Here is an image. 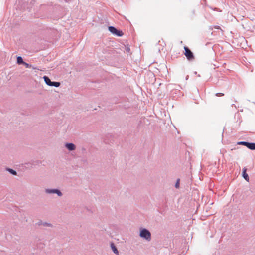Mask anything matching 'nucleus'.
Here are the masks:
<instances>
[{
    "label": "nucleus",
    "instance_id": "nucleus-1",
    "mask_svg": "<svg viewBox=\"0 0 255 255\" xmlns=\"http://www.w3.org/2000/svg\"><path fill=\"white\" fill-rule=\"evenodd\" d=\"M139 236L148 241H150L151 239V233L146 228H141L140 229Z\"/></svg>",
    "mask_w": 255,
    "mask_h": 255
},
{
    "label": "nucleus",
    "instance_id": "nucleus-2",
    "mask_svg": "<svg viewBox=\"0 0 255 255\" xmlns=\"http://www.w3.org/2000/svg\"><path fill=\"white\" fill-rule=\"evenodd\" d=\"M184 49L185 51L184 54L187 60L190 61H193L195 59V57L192 51L187 46H184Z\"/></svg>",
    "mask_w": 255,
    "mask_h": 255
},
{
    "label": "nucleus",
    "instance_id": "nucleus-3",
    "mask_svg": "<svg viewBox=\"0 0 255 255\" xmlns=\"http://www.w3.org/2000/svg\"><path fill=\"white\" fill-rule=\"evenodd\" d=\"M237 144L245 146L251 150H255V143L247 141H239L237 142Z\"/></svg>",
    "mask_w": 255,
    "mask_h": 255
},
{
    "label": "nucleus",
    "instance_id": "nucleus-4",
    "mask_svg": "<svg viewBox=\"0 0 255 255\" xmlns=\"http://www.w3.org/2000/svg\"><path fill=\"white\" fill-rule=\"evenodd\" d=\"M109 31L117 36H122L123 35V32L120 30L117 29L116 27L110 26L108 27Z\"/></svg>",
    "mask_w": 255,
    "mask_h": 255
},
{
    "label": "nucleus",
    "instance_id": "nucleus-5",
    "mask_svg": "<svg viewBox=\"0 0 255 255\" xmlns=\"http://www.w3.org/2000/svg\"><path fill=\"white\" fill-rule=\"evenodd\" d=\"M45 192L48 194H56L58 196H62V193L58 189H46Z\"/></svg>",
    "mask_w": 255,
    "mask_h": 255
},
{
    "label": "nucleus",
    "instance_id": "nucleus-6",
    "mask_svg": "<svg viewBox=\"0 0 255 255\" xmlns=\"http://www.w3.org/2000/svg\"><path fill=\"white\" fill-rule=\"evenodd\" d=\"M65 146L70 151H73L76 149L75 145L72 143H66Z\"/></svg>",
    "mask_w": 255,
    "mask_h": 255
},
{
    "label": "nucleus",
    "instance_id": "nucleus-7",
    "mask_svg": "<svg viewBox=\"0 0 255 255\" xmlns=\"http://www.w3.org/2000/svg\"><path fill=\"white\" fill-rule=\"evenodd\" d=\"M242 176L247 181H249V177L248 174L246 172V170L245 169H243L242 171Z\"/></svg>",
    "mask_w": 255,
    "mask_h": 255
},
{
    "label": "nucleus",
    "instance_id": "nucleus-8",
    "mask_svg": "<svg viewBox=\"0 0 255 255\" xmlns=\"http://www.w3.org/2000/svg\"><path fill=\"white\" fill-rule=\"evenodd\" d=\"M110 246H111V249L112 250L113 252L118 255L119 254V251L118 250V249H117L116 247L115 246V245H114V244L113 243H111V244H110Z\"/></svg>",
    "mask_w": 255,
    "mask_h": 255
},
{
    "label": "nucleus",
    "instance_id": "nucleus-9",
    "mask_svg": "<svg viewBox=\"0 0 255 255\" xmlns=\"http://www.w3.org/2000/svg\"><path fill=\"white\" fill-rule=\"evenodd\" d=\"M43 78L45 82V83L48 85V86H50V84H51V81L50 80V79L47 76H44L43 77Z\"/></svg>",
    "mask_w": 255,
    "mask_h": 255
},
{
    "label": "nucleus",
    "instance_id": "nucleus-10",
    "mask_svg": "<svg viewBox=\"0 0 255 255\" xmlns=\"http://www.w3.org/2000/svg\"><path fill=\"white\" fill-rule=\"evenodd\" d=\"M51 83L50 86L51 87H58L60 85V83L59 82L51 81Z\"/></svg>",
    "mask_w": 255,
    "mask_h": 255
},
{
    "label": "nucleus",
    "instance_id": "nucleus-11",
    "mask_svg": "<svg viewBox=\"0 0 255 255\" xmlns=\"http://www.w3.org/2000/svg\"><path fill=\"white\" fill-rule=\"evenodd\" d=\"M6 170L13 175H17V172L11 168H6Z\"/></svg>",
    "mask_w": 255,
    "mask_h": 255
},
{
    "label": "nucleus",
    "instance_id": "nucleus-12",
    "mask_svg": "<svg viewBox=\"0 0 255 255\" xmlns=\"http://www.w3.org/2000/svg\"><path fill=\"white\" fill-rule=\"evenodd\" d=\"M25 62L23 61V58L21 56L17 57V63L18 64H23Z\"/></svg>",
    "mask_w": 255,
    "mask_h": 255
},
{
    "label": "nucleus",
    "instance_id": "nucleus-13",
    "mask_svg": "<svg viewBox=\"0 0 255 255\" xmlns=\"http://www.w3.org/2000/svg\"><path fill=\"white\" fill-rule=\"evenodd\" d=\"M175 187L176 189H178L180 187V179L178 178L175 184Z\"/></svg>",
    "mask_w": 255,
    "mask_h": 255
},
{
    "label": "nucleus",
    "instance_id": "nucleus-14",
    "mask_svg": "<svg viewBox=\"0 0 255 255\" xmlns=\"http://www.w3.org/2000/svg\"><path fill=\"white\" fill-rule=\"evenodd\" d=\"M43 225L44 226H48V227L52 226V225L50 223H48L47 222H43Z\"/></svg>",
    "mask_w": 255,
    "mask_h": 255
},
{
    "label": "nucleus",
    "instance_id": "nucleus-15",
    "mask_svg": "<svg viewBox=\"0 0 255 255\" xmlns=\"http://www.w3.org/2000/svg\"><path fill=\"white\" fill-rule=\"evenodd\" d=\"M125 49H126V52L127 53H129L130 52V48H129V46L126 47Z\"/></svg>",
    "mask_w": 255,
    "mask_h": 255
},
{
    "label": "nucleus",
    "instance_id": "nucleus-16",
    "mask_svg": "<svg viewBox=\"0 0 255 255\" xmlns=\"http://www.w3.org/2000/svg\"><path fill=\"white\" fill-rule=\"evenodd\" d=\"M224 95V94L222 93H217L216 94V96L220 97Z\"/></svg>",
    "mask_w": 255,
    "mask_h": 255
},
{
    "label": "nucleus",
    "instance_id": "nucleus-17",
    "mask_svg": "<svg viewBox=\"0 0 255 255\" xmlns=\"http://www.w3.org/2000/svg\"><path fill=\"white\" fill-rule=\"evenodd\" d=\"M43 222L42 221H41V220H40V221H38V222H37V224L38 225H43Z\"/></svg>",
    "mask_w": 255,
    "mask_h": 255
},
{
    "label": "nucleus",
    "instance_id": "nucleus-18",
    "mask_svg": "<svg viewBox=\"0 0 255 255\" xmlns=\"http://www.w3.org/2000/svg\"><path fill=\"white\" fill-rule=\"evenodd\" d=\"M23 65H25L27 68L29 67V64L26 62H24Z\"/></svg>",
    "mask_w": 255,
    "mask_h": 255
},
{
    "label": "nucleus",
    "instance_id": "nucleus-19",
    "mask_svg": "<svg viewBox=\"0 0 255 255\" xmlns=\"http://www.w3.org/2000/svg\"><path fill=\"white\" fill-rule=\"evenodd\" d=\"M214 28L216 29H220V27L219 26H214Z\"/></svg>",
    "mask_w": 255,
    "mask_h": 255
},
{
    "label": "nucleus",
    "instance_id": "nucleus-20",
    "mask_svg": "<svg viewBox=\"0 0 255 255\" xmlns=\"http://www.w3.org/2000/svg\"><path fill=\"white\" fill-rule=\"evenodd\" d=\"M65 2H69L70 0H64Z\"/></svg>",
    "mask_w": 255,
    "mask_h": 255
},
{
    "label": "nucleus",
    "instance_id": "nucleus-21",
    "mask_svg": "<svg viewBox=\"0 0 255 255\" xmlns=\"http://www.w3.org/2000/svg\"><path fill=\"white\" fill-rule=\"evenodd\" d=\"M234 106L236 107V106H235V104H233L232 105V106Z\"/></svg>",
    "mask_w": 255,
    "mask_h": 255
}]
</instances>
